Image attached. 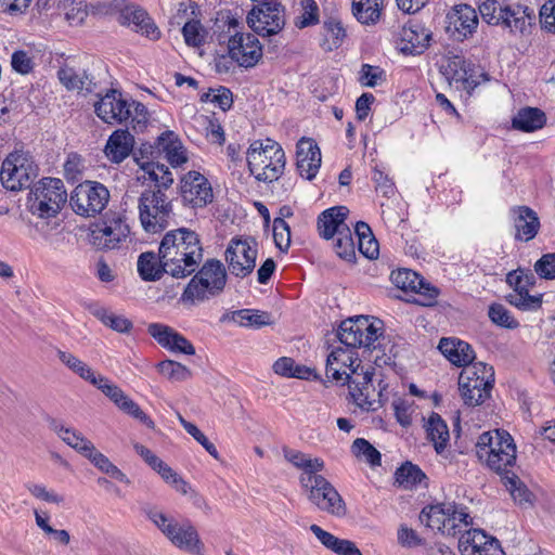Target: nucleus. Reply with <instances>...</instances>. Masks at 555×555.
<instances>
[{"mask_svg": "<svg viewBox=\"0 0 555 555\" xmlns=\"http://www.w3.org/2000/svg\"><path fill=\"white\" fill-rule=\"evenodd\" d=\"M159 251L166 273L176 279H184L194 273L203 260L199 236L188 228L167 232L159 244Z\"/></svg>", "mask_w": 555, "mask_h": 555, "instance_id": "obj_1", "label": "nucleus"}, {"mask_svg": "<svg viewBox=\"0 0 555 555\" xmlns=\"http://www.w3.org/2000/svg\"><path fill=\"white\" fill-rule=\"evenodd\" d=\"M142 511L175 547L192 555H204L205 545L190 519L184 518L179 521L173 516L150 504L143 506Z\"/></svg>", "mask_w": 555, "mask_h": 555, "instance_id": "obj_2", "label": "nucleus"}, {"mask_svg": "<svg viewBox=\"0 0 555 555\" xmlns=\"http://www.w3.org/2000/svg\"><path fill=\"white\" fill-rule=\"evenodd\" d=\"M285 164L283 149L271 139L256 140L247 150L249 171L258 181H276L283 175Z\"/></svg>", "mask_w": 555, "mask_h": 555, "instance_id": "obj_3", "label": "nucleus"}, {"mask_svg": "<svg viewBox=\"0 0 555 555\" xmlns=\"http://www.w3.org/2000/svg\"><path fill=\"white\" fill-rule=\"evenodd\" d=\"M227 283L224 266L217 259H208L184 288L181 300L188 304L205 301L219 295Z\"/></svg>", "mask_w": 555, "mask_h": 555, "instance_id": "obj_4", "label": "nucleus"}, {"mask_svg": "<svg viewBox=\"0 0 555 555\" xmlns=\"http://www.w3.org/2000/svg\"><path fill=\"white\" fill-rule=\"evenodd\" d=\"M139 219L147 233L164 231L173 217L171 199L162 189H145L138 198Z\"/></svg>", "mask_w": 555, "mask_h": 555, "instance_id": "obj_5", "label": "nucleus"}, {"mask_svg": "<svg viewBox=\"0 0 555 555\" xmlns=\"http://www.w3.org/2000/svg\"><path fill=\"white\" fill-rule=\"evenodd\" d=\"M67 201L64 183L57 178H43L29 192L27 206L42 219L55 217Z\"/></svg>", "mask_w": 555, "mask_h": 555, "instance_id": "obj_6", "label": "nucleus"}, {"mask_svg": "<svg viewBox=\"0 0 555 555\" xmlns=\"http://www.w3.org/2000/svg\"><path fill=\"white\" fill-rule=\"evenodd\" d=\"M37 177L38 166L27 152H12L2 163L0 180L7 190L27 189Z\"/></svg>", "mask_w": 555, "mask_h": 555, "instance_id": "obj_7", "label": "nucleus"}, {"mask_svg": "<svg viewBox=\"0 0 555 555\" xmlns=\"http://www.w3.org/2000/svg\"><path fill=\"white\" fill-rule=\"evenodd\" d=\"M308 501L335 517L347 514L346 504L335 487L320 473L312 476L309 481L300 486Z\"/></svg>", "mask_w": 555, "mask_h": 555, "instance_id": "obj_8", "label": "nucleus"}, {"mask_svg": "<svg viewBox=\"0 0 555 555\" xmlns=\"http://www.w3.org/2000/svg\"><path fill=\"white\" fill-rule=\"evenodd\" d=\"M380 322H372L369 317L358 315L343 321L337 338L347 348H375L374 344L382 335Z\"/></svg>", "mask_w": 555, "mask_h": 555, "instance_id": "obj_9", "label": "nucleus"}, {"mask_svg": "<svg viewBox=\"0 0 555 555\" xmlns=\"http://www.w3.org/2000/svg\"><path fill=\"white\" fill-rule=\"evenodd\" d=\"M108 201L109 191L104 184L87 180L74 189L69 203L76 214L94 217L106 207Z\"/></svg>", "mask_w": 555, "mask_h": 555, "instance_id": "obj_10", "label": "nucleus"}, {"mask_svg": "<svg viewBox=\"0 0 555 555\" xmlns=\"http://www.w3.org/2000/svg\"><path fill=\"white\" fill-rule=\"evenodd\" d=\"M237 27V20H229V30H234L228 42L229 54L240 66L253 67L262 56L261 46L253 34L240 33L236 30Z\"/></svg>", "mask_w": 555, "mask_h": 555, "instance_id": "obj_11", "label": "nucleus"}, {"mask_svg": "<svg viewBox=\"0 0 555 555\" xmlns=\"http://www.w3.org/2000/svg\"><path fill=\"white\" fill-rule=\"evenodd\" d=\"M247 23L258 35H276L285 25L284 8L273 0L259 2L248 13Z\"/></svg>", "mask_w": 555, "mask_h": 555, "instance_id": "obj_12", "label": "nucleus"}, {"mask_svg": "<svg viewBox=\"0 0 555 555\" xmlns=\"http://www.w3.org/2000/svg\"><path fill=\"white\" fill-rule=\"evenodd\" d=\"M535 278L532 272L521 269L509 272L506 282L513 287V292L506 296V300L516 308L527 311L541 307L540 296L529 294V287L534 285Z\"/></svg>", "mask_w": 555, "mask_h": 555, "instance_id": "obj_13", "label": "nucleus"}, {"mask_svg": "<svg viewBox=\"0 0 555 555\" xmlns=\"http://www.w3.org/2000/svg\"><path fill=\"white\" fill-rule=\"evenodd\" d=\"M478 17L475 9L467 4L452 8L446 16V33L456 41H464L477 29Z\"/></svg>", "mask_w": 555, "mask_h": 555, "instance_id": "obj_14", "label": "nucleus"}, {"mask_svg": "<svg viewBox=\"0 0 555 555\" xmlns=\"http://www.w3.org/2000/svg\"><path fill=\"white\" fill-rule=\"evenodd\" d=\"M256 258L257 249L247 241L233 238L225 250L229 271L237 278H245L254 271Z\"/></svg>", "mask_w": 555, "mask_h": 555, "instance_id": "obj_15", "label": "nucleus"}, {"mask_svg": "<svg viewBox=\"0 0 555 555\" xmlns=\"http://www.w3.org/2000/svg\"><path fill=\"white\" fill-rule=\"evenodd\" d=\"M181 197L193 208L205 207L212 202V188L202 173L190 171L181 180Z\"/></svg>", "mask_w": 555, "mask_h": 555, "instance_id": "obj_16", "label": "nucleus"}, {"mask_svg": "<svg viewBox=\"0 0 555 555\" xmlns=\"http://www.w3.org/2000/svg\"><path fill=\"white\" fill-rule=\"evenodd\" d=\"M462 555H504L498 539L481 529L465 530L459 539Z\"/></svg>", "mask_w": 555, "mask_h": 555, "instance_id": "obj_17", "label": "nucleus"}, {"mask_svg": "<svg viewBox=\"0 0 555 555\" xmlns=\"http://www.w3.org/2000/svg\"><path fill=\"white\" fill-rule=\"evenodd\" d=\"M129 233V225L118 216L92 230L90 242L99 249H114L119 247L120 243L128 237Z\"/></svg>", "mask_w": 555, "mask_h": 555, "instance_id": "obj_18", "label": "nucleus"}, {"mask_svg": "<svg viewBox=\"0 0 555 555\" xmlns=\"http://www.w3.org/2000/svg\"><path fill=\"white\" fill-rule=\"evenodd\" d=\"M95 113L106 124H120L131 116L130 105L121 98V93L115 89L100 99L94 105Z\"/></svg>", "mask_w": 555, "mask_h": 555, "instance_id": "obj_19", "label": "nucleus"}, {"mask_svg": "<svg viewBox=\"0 0 555 555\" xmlns=\"http://www.w3.org/2000/svg\"><path fill=\"white\" fill-rule=\"evenodd\" d=\"M118 21L121 25H132L134 31L151 40L160 38V30L147 12L134 4L125 5L119 12Z\"/></svg>", "mask_w": 555, "mask_h": 555, "instance_id": "obj_20", "label": "nucleus"}, {"mask_svg": "<svg viewBox=\"0 0 555 555\" xmlns=\"http://www.w3.org/2000/svg\"><path fill=\"white\" fill-rule=\"evenodd\" d=\"M297 169L301 177L312 180L321 166V151L311 138H301L296 145Z\"/></svg>", "mask_w": 555, "mask_h": 555, "instance_id": "obj_21", "label": "nucleus"}, {"mask_svg": "<svg viewBox=\"0 0 555 555\" xmlns=\"http://www.w3.org/2000/svg\"><path fill=\"white\" fill-rule=\"evenodd\" d=\"M147 332L164 348L188 356L195 353L194 346L170 326L160 323H151L147 327Z\"/></svg>", "mask_w": 555, "mask_h": 555, "instance_id": "obj_22", "label": "nucleus"}, {"mask_svg": "<svg viewBox=\"0 0 555 555\" xmlns=\"http://www.w3.org/2000/svg\"><path fill=\"white\" fill-rule=\"evenodd\" d=\"M472 370H463L459 377V390L464 403L468 406H477L490 397L492 385H487L483 379L475 378Z\"/></svg>", "mask_w": 555, "mask_h": 555, "instance_id": "obj_23", "label": "nucleus"}, {"mask_svg": "<svg viewBox=\"0 0 555 555\" xmlns=\"http://www.w3.org/2000/svg\"><path fill=\"white\" fill-rule=\"evenodd\" d=\"M449 511H453V504L429 505L422 509L420 520L433 530L454 537L456 531H454V521L449 518Z\"/></svg>", "mask_w": 555, "mask_h": 555, "instance_id": "obj_24", "label": "nucleus"}, {"mask_svg": "<svg viewBox=\"0 0 555 555\" xmlns=\"http://www.w3.org/2000/svg\"><path fill=\"white\" fill-rule=\"evenodd\" d=\"M103 393L108 397L124 413L139 421L147 428H155L153 420L139 406L137 402L129 398L120 387L109 383L104 387Z\"/></svg>", "mask_w": 555, "mask_h": 555, "instance_id": "obj_25", "label": "nucleus"}, {"mask_svg": "<svg viewBox=\"0 0 555 555\" xmlns=\"http://www.w3.org/2000/svg\"><path fill=\"white\" fill-rule=\"evenodd\" d=\"M348 212L349 210L345 206H335L324 210L318 218L320 236L324 240H331L340 234V231L350 229L346 223Z\"/></svg>", "mask_w": 555, "mask_h": 555, "instance_id": "obj_26", "label": "nucleus"}, {"mask_svg": "<svg viewBox=\"0 0 555 555\" xmlns=\"http://www.w3.org/2000/svg\"><path fill=\"white\" fill-rule=\"evenodd\" d=\"M56 356L62 364H64L69 371L78 375L81 379L89 382L102 392L104 387L111 383L105 376L95 374V372L86 362L81 361L73 353L57 349Z\"/></svg>", "mask_w": 555, "mask_h": 555, "instance_id": "obj_27", "label": "nucleus"}, {"mask_svg": "<svg viewBox=\"0 0 555 555\" xmlns=\"http://www.w3.org/2000/svg\"><path fill=\"white\" fill-rule=\"evenodd\" d=\"M358 362V354L352 349L337 347L327 354L326 376L337 382L341 380L344 375L347 378L349 373L346 369L351 372Z\"/></svg>", "mask_w": 555, "mask_h": 555, "instance_id": "obj_28", "label": "nucleus"}, {"mask_svg": "<svg viewBox=\"0 0 555 555\" xmlns=\"http://www.w3.org/2000/svg\"><path fill=\"white\" fill-rule=\"evenodd\" d=\"M282 451L284 459L293 466L301 470L299 476L300 486L306 481H309L312 476L321 473L325 467L324 461L320 457L312 459L310 455L301 451L287 447H284Z\"/></svg>", "mask_w": 555, "mask_h": 555, "instance_id": "obj_29", "label": "nucleus"}, {"mask_svg": "<svg viewBox=\"0 0 555 555\" xmlns=\"http://www.w3.org/2000/svg\"><path fill=\"white\" fill-rule=\"evenodd\" d=\"M431 33L420 23H410L401 33V51L405 54H421L429 46Z\"/></svg>", "mask_w": 555, "mask_h": 555, "instance_id": "obj_30", "label": "nucleus"}, {"mask_svg": "<svg viewBox=\"0 0 555 555\" xmlns=\"http://www.w3.org/2000/svg\"><path fill=\"white\" fill-rule=\"evenodd\" d=\"M535 20L534 10L519 3H506L502 23L500 25L508 28L512 33H525Z\"/></svg>", "mask_w": 555, "mask_h": 555, "instance_id": "obj_31", "label": "nucleus"}, {"mask_svg": "<svg viewBox=\"0 0 555 555\" xmlns=\"http://www.w3.org/2000/svg\"><path fill=\"white\" fill-rule=\"evenodd\" d=\"M359 369L360 361L356 364L350 374H347V378H345V380H347L349 392L354 403L361 409L369 410L371 408V402L367 400V393L365 391L372 382L373 373L370 371H363L362 367L359 373Z\"/></svg>", "mask_w": 555, "mask_h": 555, "instance_id": "obj_32", "label": "nucleus"}, {"mask_svg": "<svg viewBox=\"0 0 555 555\" xmlns=\"http://www.w3.org/2000/svg\"><path fill=\"white\" fill-rule=\"evenodd\" d=\"M441 353L454 365L466 366L475 359L472 346L457 338H441L438 346Z\"/></svg>", "mask_w": 555, "mask_h": 555, "instance_id": "obj_33", "label": "nucleus"}, {"mask_svg": "<svg viewBox=\"0 0 555 555\" xmlns=\"http://www.w3.org/2000/svg\"><path fill=\"white\" fill-rule=\"evenodd\" d=\"M133 146L134 137L128 130L118 129L109 135L104 152L108 159L119 164L130 155Z\"/></svg>", "mask_w": 555, "mask_h": 555, "instance_id": "obj_34", "label": "nucleus"}, {"mask_svg": "<svg viewBox=\"0 0 555 555\" xmlns=\"http://www.w3.org/2000/svg\"><path fill=\"white\" fill-rule=\"evenodd\" d=\"M516 240L528 242L532 240L539 230L540 221L537 214L527 206H520L512 210Z\"/></svg>", "mask_w": 555, "mask_h": 555, "instance_id": "obj_35", "label": "nucleus"}, {"mask_svg": "<svg viewBox=\"0 0 555 555\" xmlns=\"http://www.w3.org/2000/svg\"><path fill=\"white\" fill-rule=\"evenodd\" d=\"M478 459L486 462L487 466L501 476V480L505 475L514 474L513 468L516 464V450H512L509 446H505V452L494 453L493 450L478 451Z\"/></svg>", "mask_w": 555, "mask_h": 555, "instance_id": "obj_36", "label": "nucleus"}, {"mask_svg": "<svg viewBox=\"0 0 555 555\" xmlns=\"http://www.w3.org/2000/svg\"><path fill=\"white\" fill-rule=\"evenodd\" d=\"M157 153H165V158L172 167H178L188 160L181 142L172 131L162 133L156 140Z\"/></svg>", "mask_w": 555, "mask_h": 555, "instance_id": "obj_37", "label": "nucleus"}, {"mask_svg": "<svg viewBox=\"0 0 555 555\" xmlns=\"http://www.w3.org/2000/svg\"><path fill=\"white\" fill-rule=\"evenodd\" d=\"M49 427L52 429L67 446L75 449L81 455L91 451L93 443L87 439L81 433L72 428L65 427L60 421L49 418Z\"/></svg>", "mask_w": 555, "mask_h": 555, "instance_id": "obj_38", "label": "nucleus"}, {"mask_svg": "<svg viewBox=\"0 0 555 555\" xmlns=\"http://www.w3.org/2000/svg\"><path fill=\"white\" fill-rule=\"evenodd\" d=\"M505 446H509L512 450H516L513 437L505 430L496 429L487 431L479 436L476 443V455L478 451L493 450L494 453L505 452Z\"/></svg>", "mask_w": 555, "mask_h": 555, "instance_id": "obj_39", "label": "nucleus"}, {"mask_svg": "<svg viewBox=\"0 0 555 555\" xmlns=\"http://www.w3.org/2000/svg\"><path fill=\"white\" fill-rule=\"evenodd\" d=\"M546 122L544 112L537 107H522L512 119L514 129L522 132H533L543 128Z\"/></svg>", "mask_w": 555, "mask_h": 555, "instance_id": "obj_40", "label": "nucleus"}, {"mask_svg": "<svg viewBox=\"0 0 555 555\" xmlns=\"http://www.w3.org/2000/svg\"><path fill=\"white\" fill-rule=\"evenodd\" d=\"M138 272L143 281H157L166 273V266L158 255L153 251L142 253L138 258Z\"/></svg>", "mask_w": 555, "mask_h": 555, "instance_id": "obj_41", "label": "nucleus"}, {"mask_svg": "<svg viewBox=\"0 0 555 555\" xmlns=\"http://www.w3.org/2000/svg\"><path fill=\"white\" fill-rule=\"evenodd\" d=\"M427 438L433 442L438 454L442 453L447 448L450 439L449 428L441 416L431 412L426 423Z\"/></svg>", "mask_w": 555, "mask_h": 555, "instance_id": "obj_42", "label": "nucleus"}, {"mask_svg": "<svg viewBox=\"0 0 555 555\" xmlns=\"http://www.w3.org/2000/svg\"><path fill=\"white\" fill-rule=\"evenodd\" d=\"M57 77L68 90H86L87 92H92L95 87L93 78L90 77L86 70L78 72L69 66L60 68Z\"/></svg>", "mask_w": 555, "mask_h": 555, "instance_id": "obj_43", "label": "nucleus"}, {"mask_svg": "<svg viewBox=\"0 0 555 555\" xmlns=\"http://www.w3.org/2000/svg\"><path fill=\"white\" fill-rule=\"evenodd\" d=\"M502 482L517 505L520 507H530L533 505L534 494L515 473L505 475Z\"/></svg>", "mask_w": 555, "mask_h": 555, "instance_id": "obj_44", "label": "nucleus"}, {"mask_svg": "<svg viewBox=\"0 0 555 555\" xmlns=\"http://www.w3.org/2000/svg\"><path fill=\"white\" fill-rule=\"evenodd\" d=\"M383 0H353L352 13L361 24H375L380 16Z\"/></svg>", "mask_w": 555, "mask_h": 555, "instance_id": "obj_45", "label": "nucleus"}, {"mask_svg": "<svg viewBox=\"0 0 555 555\" xmlns=\"http://www.w3.org/2000/svg\"><path fill=\"white\" fill-rule=\"evenodd\" d=\"M57 10L70 26H79L88 17L87 3L83 0H60Z\"/></svg>", "mask_w": 555, "mask_h": 555, "instance_id": "obj_46", "label": "nucleus"}, {"mask_svg": "<svg viewBox=\"0 0 555 555\" xmlns=\"http://www.w3.org/2000/svg\"><path fill=\"white\" fill-rule=\"evenodd\" d=\"M90 449L91 451H88L83 456L98 469L120 482L129 483L128 477L106 455L98 451L94 444Z\"/></svg>", "mask_w": 555, "mask_h": 555, "instance_id": "obj_47", "label": "nucleus"}, {"mask_svg": "<svg viewBox=\"0 0 555 555\" xmlns=\"http://www.w3.org/2000/svg\"><path fill=\"white\" fill-rule=\"evenodd\" d=\"M232 320L241 326H250L260 328L272 323V317L269 312L255 310V309H242L232 313Z\"/></svg>", "mask_w": 555, "mask_h": 555, "instance_id": "obj_48", "label": "nucleus"}, {"mask_svg": "<svg viewBox=\"0 0 555 555\" xmlns=\"http://www.w3.org/2000/svg\"><path fill=\"white\" fill-rule=\"evenodd\" d=\"M322 47L326 51H333L339 48L346 37V29L336 18H330L323 24Z\"/></svg>", "mask_w": 555, "mask_h": 555, "instance_id": "obj_49", "label": "nucleus"}, {"mask_svg": "<svg viewBox=\"0 0 555 555\" xmlns=\"http://www.w3.org/2000/svg\"><path fill=\"white\" fill-rule=\"evenodd\" d=\"M356 235L359 241V250L369 259L378 256V242L373 236L372 230L367 223L359 221L356 224Z\"/></svg>", "mask_w": 555, "mask_h": 555, "instance_id": "obj_50", "label": "nucleus"}, {"mask_svg": "<svg viewBox=\"0 0 555 555\" xmlns=\"http://www.w3.org/2000/svg\"><path fill=\"white\" fill-rule=\"evenodd\" d=\"M506 0H480L478 10L486 23L490 25H500L502 23L504 7H506Z\"/></svg>", "mask_w": 555, "mask_h": 555, "instance_id": "obj_51", "label": "nucleus"}, {"mask_svg": "<svg viewBox=\"0 0 555 555\" xmlns=\"http://www.w3.org/2000/svg\"><path fill=\"white\" fill-rule=\"evenodd\" d=\"M425 478L426 475L421 468L411 462H405L396 470L397 482L405 489L415 487Z\"/></svg>", "mask_w": 555, "mask_h": 555, "instance_id": "obj_52", "label": "nucleus"}, {"mask_svg": "<svg viewBox=\"0 0 555 555\" xmlns=\"http://www.w3.org/2000/svg\"><path fill=\"white\" fill-rule=\"evenodd\" d=\"M92 313L104 325L111 327L112 330L118 333H128L131 331L133 326L132 322L129 319L125 318L124 315H116L112 312H108L103 307L96 308Z\"/></svg>", "mask_w": 555, "mask_h": 555, "instance_id": "obj_53", "label": "nucleus"}, {"mask_svg": "<svg viewBox=\"0 0 555 555\" xmlns=\"http://www.w3.org/2000/svg\"><path fill=\"white\" fill-rule=\"evenodd\" d=\"M142 169L150 176V180L155 182L153 189L169 188L173 183V178L168 167L163 164L142 163Z\"/></svg>", "mask_w": 555, "mask_h": 555, "instance_id": "obj_54", "label": "nucleus"}, {"mask_svg": "<svg viewBox=\"0 0 555 555\" xmlns=\"http://www.w3.org/2000/svg\"><path fill=\"white\" fill-rule=\"evenodd\" d=\"M158 372L171 382H184L191 378L192 372L185 365L172 361L165 360L157 364Z\"/></svg>", "mask_w": 555, "mask_h": 555, "instance_id": "obj_55", "label": "nucleus"}, {"mask_svg": "<svg viewBox=\"0 0 555 555\" xmlns=\"http://www.w3.org/2000/svg\"><path fill=\"white\" fill-rule=\"evenodd\" d=\"M391 281L402 291L414 292L416 287H422L423 276L410 269H400L391 273Z\"/></svg>", "mask_w": 555, "mask_h": 555, "instance_id": "obj_56", "label": "nucleus"}, {"mask_svg": "<svg viewBox=\"0 0 555 555\" xmlns=\"http://www.w3.org/2000/svg\"><path fill=\"white\" fill-rule=\"evenodd\" d=\"M352 454L372 466L380 465V453L364 438H357L351 444Z\"/></svg>", "mask_w": 555, "mask_h": 555, "instance_id": "obj_57", "label": "nucleus"}, {"mask_svg": "<svg viewBox=\"0 0 555 555\" xmlns=\"http://www.w3.org/2000/svg\"><path fill=\"white\" fill-rule=\"evenodd\" d=\"M334 250L344 260L352 261L356 258V247L350 229L335 235Z\"/></svg>", "mask_w": 555, "mask_h": 555, "instance_id": "obj_58", "label": "nucleus"}, {"mask_svg": "<svg viewBox=\"0 0 555 555\" xmlns=\"http://www.w3.org/2000/svg\"><path fill=\"white\" fill-rule=\"evenodd\" d=\"M180 424L185 431L191 435L203 448L216 460H219L217 448L208 438L191 422L184 420L181 415L178 416Z\"/></svg>", "mask_w": 555, "mask_h": 555, "instance_id": "obj_59", "label": "nucleus"}, {"mask_svg": "<svg viewBox=\"0 0 555 555\" xmlns=\"http://www.w3.org/2000/svg\"><path fill=\"white\" fill-rule=\"evenodd\" d=\"M163 480L171 486L177 492L186 495L191 491V486L168 464H164L157 472Z\"/></svg>", "mask_w": 555, "mask_h": 555, "instance_id": "obj_60", "label": "nucleus"}, {"mask_svg": "<svg viewBox=\"0 0 555 555\" xmlns=\"http://www.w3.org/2000/svg\"><path fill=\"white\" fill-rule=\"evenodd\" d=\"M385 70L378 66L363 64L359 73V82L363 87L374 88L385 81Z\"/></svg>", "mask_w": 555, "mask_h": 555, "instance_id": "obj_61", "label": "nucleus"}, {"mask_svg": "<svg viewBox=\"0 0 555 555\" xmlns=\"http://www.w3.org/2000/svg\"><path fill=\"white\" fill-rule=\"evenodd\" d=\"M273 238L275 246L286 253L291 245V228L283 218H275L273 221Z\"/></svg>", "mask_w": 555, "mask_h": 555, "instance_id": "obj_62", "label": "nucleus"}, {"mask_svg": "<svg viewBox=\"0 0 555 555\" xmlns=\"http://www.w3.org/2000/svg\"><path fill=\"white\" fill-rule=\"evenodd\" d=\"M489 318L496 325L506 328H516L518 322L511 315L509 311L501 304H492L489 307Z\"/></svg>", "mask_w": 555, "mask_h": 555, "instance_id": "obj_63", "label": "nucleus"}, {"mask_svg": "<svg viewBox=\"0 0 555 555\" xmlns=\"http://www.w3.org/2000/svg\"><path fill=\"white\" fill-rule=\"evenodd\" d=\"M185 43L190 47H199L204 43L205 34L199 21L186 22L182 28Z\"/></svg>", "mask_w": 555, "mask_h": 555, "instance_id": "obj_64", "label": "nucleus"}]
</instances>
